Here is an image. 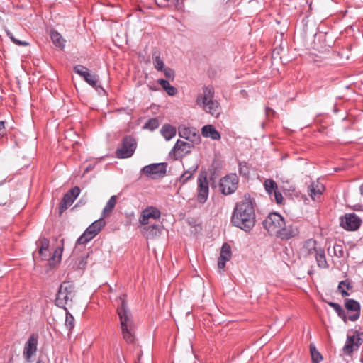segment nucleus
I'll list each match as a JSON object with an SVG mask.
<instances>
[{
    "label": "nucleus",
    "instance_id": "1",
    "mask_svg": "<svg viewBox=\"0 0 363 363\" xmlns=\"http://www.w3.org/2000/svg\"><path fill=\"white\" fill-rule=\"evenodd\" d=\"M231 223L245 232H250L253 228L255 224V211L250 196L245 195L244 199L236 203Z\"/></svg>",
    "mask_w": 363,
    "mask_h": 363
},
{
    "label": "nucleus",
    "instance_id": "2",
    "mask_svg": "<svg viewBox=\"0 0 363 363\" xmlns=\"http://www.w3.org/2000/svg\"><path fill=\"white\" fill-rule=\"evenodd\" d=\"M117 302V313L121 322L123 337L128 343H132L134 341V323L131 311L125 298L119 297Z\"/></svg>",
    "mask_w": 363,
    "mask_h": 363
},
{
    "label": "nucleus",
    "instance_id": "3",
    "mask_svg": "<svg viewBox=\"0 0 363 363\" xmlns=\"http://www.w3.org/2000/svg\"><path fill=\"white\" fill-rule=\"evenodd\" d=\"M214 88L212 86H206L197 96L196 103L206 113L218 117L220 113V106L219 102L214 99Z\"/></svg>",
    "mask_w": 363,
    "mask_h": 363
},
{
    "label": "nucleus",
    "instance_id": "4",
    "mask_svg": "<svg viewBox=\"0 0 363 363\" xmlns=\"http://www.w3.org/2000/svg\"><path fill=\"white\" fill-rule=\"evenodd\" d=\"M284 218L279 213L273 212L267 216L263 220L262 224L264 228L271 235H276L281 228L284 226Z\"/></svg>",
    "mask_w": 363,
    "mask_h": 363
},
{
    "label": "nucleus",
    "instance_id": "5",
    "mask_svg": "<svg viewBox=\"0 0 363 363\" xmlns=\"http://www.w3.org/2000/svg\"><path fill=\"white\" fill-rule=\"evenodd\" d=\"M209 195V183L206 172H201L197 178L196 200L200 204H203L208 200Z\"/></svg>",
    "mask_w": 363,
    "mask_h": 363
},
{
    "label": "nucleus",
    "instance_id": "6",
    "mask_svg": "<svg viewBox=\"0 0 363 363\" xmlns=\"http://www.w3.org/2000/svg\"><path fill=\"white\" fill-rule=\"evenodd\" d=\"M316 242L313 240H308L305 242L303 249L306 251V255H314L318 266L323 269L328 267L325 259V250L322 248L315 247Z\"/></svg>",
    "mask_w": 363,
    "mask_h": 363
},
{
    "label": "nucleus",
    "instance_id": "7",
    "mask_svg": "<svg viewBox=\"0 0 363 363\" xmlns=\"http://www.w3.org/2000/svg\"><path fill=\"white\" fill-rule=\"evenodd\" d=\"M137 147V142L131 135L125 136L122 141L121 147L116 151V155L118 158L130 157L135 152Z\"/></svg>",
    "mask_w": 363,
    "mask_h": 363
},
{
    "label": "nucleus",
    "instance_id": "8",
    "mask_svg": "<svg viewBox=\"0 0 363 363\" xmlns=\"http://www.w3.org/2000/svg\"><path fill=\"white\" fill-rule=\"evenodd\" d=\"M106 222L103 218L93 222L77 239V244H86L92 240L105 225Z\"/></svg>",
    "mask_w": 363,
    "mask_h": 363
},
{
    "label": "nucleus",
    "instance_id": "9",
    "mask_svg": "<svg viewBox=\"0 0 363 363\" xmlns=\"http://www.w3.org/2000/svg\"><path fill=\"white\" fill-rule=\"evenodd\" d=\"M238 177L236 174H229L223 177L219 184L220 192L224 195L234 193L238 186Z\"/></svg>",
    "mask_w": 363,
    "mask_h": 363
},
{
    "label": "nucleus",
    "instance_id": "10",
    "mask_svg": "<svg viewBox=\"0 0 363 363\" xmlns=\"http://www.w3.org/2000/svg\"><path fill=\"white\" fill-rule=\"evenodd\" d=\"M167 171V163H155L145 166L141 172L152 179L163 177Z\"/></svg>",
    "mask_w": 363,
    "mask_h": 363
},
{
    "label": "nucleus",
    "instance_id": "11",
    "mask_svg": "<svg viewBox=\"0 0 363 363\" xmlns=\"http://www.w3.org/2000/svg\"><path fill=\"white\" fill-rule=\"evenodd\" d=\"M80 194V189L78 186H74L68 191L63 196L61 202L59 204V213L62 214L65 210L68 208L79 196Z\"/></svg>",
    "mask_w": 363,
    "mask_h": 363
},
{
    "label": "nucleus",
    "instance_id": "12",
    "mask_svg": "<svg viewBox=\"0 0 363 363\" xmlns=\"http://www.w3.org/2000/svg\"><path fill=\"white\" fill-rule=\"evenodd\" d=\"M192 147L193 145L191 143L178 140L174 145L171 153H173L174 159L177 160L191 152Z\"/></svg>",
    "mask_w": 363,
    "mask_h": 363
},
{
    "label": "nucleus",
    "instance_id": "13",
    "mask_svg": "<svg viewBox=\"0 0 363 363\" xmlns=\"http://www.w3.org/2000/svg\"><path fill=\"white\" fill-rule=\"evenodd\" d=\"M38 335L37 334H32L24 346L23 356L28 362L33 356L37 351Z\"/></svg>",
    "mask_w": 363,
    "mask_h": 363
},
{
    "label": "nucleus",
    "instance_id": "14",
    "mask_svg": "<svg viewBox=\"0 0 363 363\" xmlns=\"http://www.w3.org/2000/svg\"><path fill=\"white\" fill-rule=\"evenodd\" d=\"M161 213L156 207L149 206L145 208L139 218V222L141 225H145L149 223L150 218L157 219L160 218Z\"/></svg>",
    "mask_w": 363,
    "mask_h": 363
},
{
    "label": "nucleus",
    "instance_id": "15",
    "mask_svg": "<svg viewBox=\"0 0 363 363\" xmlns=\"http://www.w3.org/2000/svg\"><path fill=\"white\" fill-rule=\"evenodd\" d=\"M298 233L299 231L296 226L291 224L286 225L285 222L276 236L281 240H289L298 235Z\"/></svg>",
    "mask_w": 363,
    "mask_h": 363
},
{
    "label": "nucleus",
    "instance_id": "16",
    "mask_svg": "<svg viewBox=\"0 0 363 363\" xmlns=\"http://www.w3.org/2000/svg\"><path fill=\"white\" fill-rule=\"evenodd\" d=\"M361 225L360 218L354 213L347 214L341 221V225L346 230H355Z\"/></svg>",
    "mask_w": 363,
    "mask_h": 363
},
{
    "label": "nucleus",
    "instance_id": "17",
    "mask_svg": "<svg viewBox=\"0 0 363 363\" xmlns=\"http://www.w3.org/2000/svg\"><path fill=\"white\" fill-rule=\"evenodd\" d=\"M345 308L348 312H352L348 315L347 318L351 321H356L360 316V304L354 299H347L345 303Z\"/></svg>",
    "mask_w": 363,
    "mask_h": 363
},
{
    "label": "nucleus",
    "instance_id": "18",
    "mask_svg": "<svg viewBox=\"0 0 363 363\" xmlns=\"http://www.w3.org/2000/svg\"><path fill=\"white\" fill-rule=\"evenodd\" d=\"M38 243L40 245L38 250V258L40 260H48L50 259V252L49 250L50 241L45 238H40Z\"/></svg>",
    "mask_w": 363,
    "mask_h": 363
},
{
    "label": "nucleus",
    "instance_id": "19",
    "mask_svg": "<svg viewBox=\"0 0 363 363\" xmlns=\"http://www.w3.org/2000/svg\"><path fill=\"white\" fill-rule=\"evenodd\" d=\"M231 257L230 246L228 243H224L221 247L220 256L218 259V267L220 269H224L226 262Z\"/></svg>",
    "mask_w": 363,
    "mask_h": 363
},
{
    "label": "nucleus",
    "instance_id": "20",
    "mask_svg": "<svg viewBox=\"0 0 363 363\" xmlns=\"http://www.w3.org/2000/svg\"><path fill=\"white\" fill-rule=\"evenodd\" d=\"M308 189L309 196L313 201H315L322 195L325 187L321 183L318 182H313L308 186Z\"/></svg>",
    "mask_w": 363,
    "mask_h": 363
},
{
    "label": "nucleus",
    "instance_id": "21",
    "mask_svg": "<svg viewBox=\"0 0 363 363\" xmlns=\"http://www.w3.org/2000/svg\"><path fill=\"white\" fill-rule=\"evenodd\" d=\"M201 134L204 138H209L214 140L220 139V133L215 128L213 125H206L201 128Z\"/></svg>",
    "mask_w": 363,
    "mask_h": 363
},
{
    "label": "nucleus",
    "instance_id": "22",
    "mask_svg": "<svg viewBox=\"0 0 363 363\" xmlns=\"http://www.w3.org/2000/svg\"><path fill=\"white\" fill-rule=\"evenodd\" d=\"M360 339L354 335L348 337L344 346V352L347 354L352 353L354 350H357L359 347Z\"/></svg>",
    "mask_w": 363,
    "mask_h": 363
},
{
    "label": "nucleus",
    "instance_id": "23",
    "mask_svg": "<svg viewBox=\"0 0 363 363\" xmlns=\"http://www.w3.org/2000/svg\"><path fill=\"white\" fill-rule=\"evenodd\" d=\"M160 133L167 140H169L176 135L177 130L173 125L167 123L162 125Z\"/></svg>",
    "mask_w": 363,
    "mask_h": 363
},
{
    "label": "nucleus",
    "instance_id": "24",
    "mask_svg": "<svg viewBox=\"0 0 363 363\" xmlns=\"http://www.w3.org/2000/svg\"><path fill=\"white\" fill-rule=\"evenodd\" d=\"M353 283L349 279L341 281L337 286V291L342 295H349V292L352 293Z\"/></svg>",
    "mask_w": 363,
    "mask_h": 363
},
{
    "label": "nucleus",
    "instance_id": "25",
    "mask_svg": "<svg viewBox=\"0 0 363 363\" xmlns=\"http://www.w3.org/2000/svg\"><path fill=\"white\" fill-rule=\"evenodd\" d=\"M160 228L157 225L146 226L143 228V233L147 239H152L160 234Z\"/></svg>",
    "mask_w": 363,
    "mask_h": 363
},
{
    "label": "nucleus",
    "instance_id": "26",
    "mask_svg": "<svg viewBox=\"0 0 363 363\" xmlns=\"http://www.w3.org/2000/svg\"><path fill=\"white\" fill-rule=\"evenodd\" d=\"M74 291V286L72 281H64L60 284L57 295H69Z\"/></svg>",
    "mask_w": 363,
    "mask_h": 363
},
{
    "label": "nucleus",
    "instance_id": "27",
    "mask_svg": "<svg viewBox=\"0 0 363 363\" xmlns=\"http://www.w3.org/2000/svg\"><path fill=\"white\" fill-rule=\"evenodd\" d=\"M197 169L198 165L190 167L180 176L179 179V182L181 183L182 185L186 184L192 178L194 174L197 171Z\"/></svg>",
    "mask_w": 363,
    "mask_h": 363
},
{
    "label": "nucleus",
    "instance_id": "28",
    "mask_svg": "<svg viewBox=\"0 0 363 363\" xmlns=\"http://www.w3.org/2000/svg\"><path fill=\"white\" fill-rule=\"evenodd\" d=\"M50 38L53 43V44L60 48L63 49L65 47V40L62 38V36L55 30L51 31L50 33Z\"/></svg>",
    "mask_w": 363,
    "mask_h": 363
},
{
    "label": "nucleus",
    "instance_id": "29",
    "mask_svg": "<svg viewBox=\"0 0 363 363\" xmlns=\"http://www.w3.org/2000/svg\"><path fill=\"white\" fill-rule=\"evenodd\" d=\"M117 202V196H112L108 202L106 203L105 207L103 209L102 215L103 217H106L108 216L114 208Z\"/></svg>",
    "mask_w": 363,
    "mask_h": 363
},
{
    "label": "nucleus",
    "instance_id": "30",
    "mask_svg": "<svg viewBox=\"0 0 363 363\" xmlns=\"http://www.w3.org/2000/svg\"><path fill=\"white\" fill-rule=\"evenodd\" d=\"M157 82L169 96H174L177 94V89L172 86L167 80L160 79Z\"/></svg>",
    "mask_w": 363,
    "mask_h": 363
},
{
    "label": "nucleus",
    "instance_id": "31",
    "mask_svg": "<svg viewBox=\"0 0 363 363\" xmlns=\"http://www.w3.org/2000/svg\"><path fill=\"white\" fill-rule=\"evenodd\" d=\"M152 57L154 67L157 71H162L165 67L163 60L160 58L159 52L157 50L153 51Z\"/></svg>",
    "mask_w": 363,
    "mask_h": 363
},
{
    "label": "nucleus",
    "instance_id": "32",
    "mask_svg": "<svg viewBox=\"0 0 363 363\" xmlns=\"http://www.w3.org/2000/svg\"><path fill=\"white\" fill-rule=\"evenodd\" d=\"M62 254V248L57 247L53 252L50 259H48V264L50 267L55 265V263H58L61 260V257Z\"/></svg>",
    "mask_w": 363,
    "mask_h": 363
},
{
    "label": "nucleus",
    "instance_id": "33",
    "mask_svg": "<svg viewBox=\"0 0 363 363\" xmlns=\"http://www.w3.org/2000/svg\"><path fill=\"white\" fill-rule=\"evenodd\" d=\"M264 189L269 194L272 195L274 191H277L278 189L277 184L276 182L271 179H267L264 181Z\"/></svg>",
    "mask_w": 363,
    "mask_h": 363
},
{
    "label": "nucleus",
    "instance_id": "34",
    "mask_svg": "<svg viewBox=\"0 0 363 363\" xmlns=\"http://www.w3.org/2000/svg\"><path fill=\"white\" fill-rule=\"evenodd\" d=\"M323 301L326 302L329 306H330L337 313L339 317L346 319L345 313L344 309L341 307V306L338 303L331 302V301H327L325 299H323Z\"/></svg>",
    "mask_w": 363,
    "mask_h": 363
},
{
    "label": "nucleus",
    "instance_id": "35",
    "mask_svg": "<svg viewBox=\"0 0 363 363\" xmlns=\"http://www.w3.org/2000/svg\"><path fill=\"white\" fill-rule=\"evenodd\" d=\"M179 135L186 140H190L191 135L195 136L196 134L192 133V130L190 128L183 126L179 128Z\"/></svg>",
    "mask_w": 363,
    "mask_h": 363
},
{
    "label": "nucleus",
    "instance_id": "36",
    "mask_svg": "<svg viewBox=\"0 0 363 363\" xmlns=\"http://www.w3.org/2000/svg\"><path fill=\"white\" fill-rule=\"evenodd\" d=\"M72 301V299L69 300V296H56L55 299V303L57 306L63 308L66 312L67 311L66 305H69V302Z\"/></svg>",
    "mask_w": 363,
    "mask_h": 363
},
{
    "label": "nucleus",
    "instance_id": "37",
    "mask_svg": "<svg viewBox=\"0 0 363 363\" xmlns=\"http://www.w3.org/2000/svg\"><path fill=\"white\" fill-rule=\"evenodd\" d=\"M73 69L75 73L83 77L84 80L89 77V73L90 72L86 67L81 65H75Z\"/></svg>",
    "mask_w": 363,
    "mask_h": 363
},
{
    "label": "nucleus",
    "instance_id": "38",
    "mask_svg": "<svg viewBox=\"0 0 363 363\" xmlns=\"http://www.w3.org/2000/svg\"><path fill=\"white\" fill-rule=\"evenodd\" d=\"M159 121L156 118L149 119L144 125V128L148 129L151 131L155 130L159 127Z\"/></svg>",
    "mask_w": 363,
    "mask_h": 363
},
{
    "label": "nucleus",
    "instance_id": "39",
    "mask_svg": "<svg viewBox=\"0 0 363 363\" xmlns=\"http://www.w3.org/2000/svg\"><path fill=\"white\" fill-rule=\"evenodd\" d=\"M65 326L69 330L74 327V318L68 311L66 312Z\"/></svg>",
    "mask_w": 363,
    "mask_h": 363
},
{
    "label": "nucleus",
    "instance_id": "40",
    "mask_svg": "<svg viewBox=\"0 0 363 363\" xmlns=\"http://www.w3.org/2000/svg\"><path fill=\"white\" fill-rule=\"evenodd\" d=\"M85 81L91 86L96 87L99 82V77L95 74L89 72V77L85 79Z\"/></svg>",
    "mask_w": 363,
    "mask_h": 363
},
{
    "label": "nucleus",
    "instance_id": "41",
    "mask_svg": "<svg viewBox=\"0 0 363 363\" xmlns=\"http://www.w3.org/2000/svg\"><path fill=\"white\" fill-rule=\"evenodd\" d=\"M311 354L313 363H319L322 359V356L315 347L311 345Z\"/></svg>",
    "mask_w": 363,
    "mask_h": 363
},
{
    "label": "nucleus",
    "instance_id": "42",
    "mask_svg": "<svg viewBox=\"0 0 363 363\" xmlns=\"http://www.w3.org/2000/svg\"><path fill=\"white\" fill-rule=\"evenodd\" d=\"M333 252L336 257L339 258L343 257L345 253L343 245L341 244H335L333 246Z\"/></svg>",
    "mask_w": 363,
    "mask_h": 363
},
{
    "label": "nucleus",
    "instance_id": "43",
    "mask_svg": "<svg viewBox=\"0 0 363 363\" xmlns=\"http://www.w3.org/2000/svg\"><path fill=\"white\" fill-rule=\"evenodd\" d=\"M238 170H239L240 174L243 175L245 177L247 176L250 173L247 163L245 162H241L239 163V169Z\"/></svg>",
    "mask_w": 363,
    "mask_h": 363
},
{
    "label": "nucleus",
    "instance_id": "44",
    "mask_svg": "<svg viewBox=\"0 0 363 363\" xmlns=\"http://www.w3.org/2000/svg\"><path fill=\"white\" fill-rule=\"evenodd\" d=\"M7 33V35L8 36H9L10 39L13 42L15 43L16 45H23V46H26L28 45V43L26 42V41H21L19 40H17L16 39L13 34L10 32V31H6Z\"/></svg>",
    "mask_w": 363,
    "mask_h": 363
},
{
    "label": "nucleus",
    "instance_id": "45",
    "mask_svg": "<svg viewBox=\"0 0 363 363\" xmlns=\"http://www.w3.org/2000/svg\"><path fill=\"white\" fill-rule=\"evenodd\" d=\"M162 72H164V76L167 78V79H174V72L172 69L169 68V67H164Z\"/></svg>",
    "mask_w": 363,
    "mask_h": 363
},
{
    "label": "nucleus",
    "instance_id": "46",
    "mask_svg": "<svg viewBox=\"0 0 363 363\" xmlns=\"http://www.w3.org/2000/svg\"><path fill=\"white\" fill-rule=\"evenodd\" d=\"M274 200L276 201V203L277 204H281L282 202H283V196L281 194V192H279V191H274Z\"/></svg>",
    "mask_w": 363,
    "mask_h": 363
},
{
    "label": "nucleus",
    "instance_id": "47",
    "mask_svg": "<svg viewBox=\"0 0 363 363\" xmlns=\"http://www.w3.org/2000/svg\"><path fill=\"white\" fill-rule=\"evenodd\" d=\"M6 135V130L5 128V122L4 121H0V139Z\"/></svg>",
    "mask_w": 363,
    "mask_h": 363
},
{
    "label": "nucleus",
    "instance_id": "48",
    "mask_svg": "<svg viewBox=\"0 0 363 363\" xmlns=\"http://www.w3.org/2000/svg\"><path fill=\"white\" fill-rule=\"evenodd\" d=\"M86 258H87V257H82V260H81V262H79V264L80 267H81V266H82V267L85 266V264H86L85 259Z\"/></svg>",
    "mask_w": 363,
    "mask_h": 363
},
{
    "label": "nucleus",
    "instance_id": "49",
    "mask_svg": "<svg viewBox=\"0 0 363 363\" xmlns=\"http://www.w3.org/2000/svg\"><path fill=\"white\" fill-rule=\"evenodd\" d=\"M269 111L274 112V111L270 108H266V113L268 114Z\"/></svg>",
    "mask_w": 363,
    "mask_h": 363
},
{
    "label": "nucleus",
    "instance_id": "50",
    "mask_svg": "<svg viewBox=\"0 0 363 363\" xmlns=\"http://www.w3.org/2000/svg\"><path fill=\"white\" fill-rule=\"evenodd\" d=\"M361 194H363V184L360 186Z\"/></svg>",
    "mask_w": 363,
    "mask_h": 363
},
{
    "label": "nucleus",
    "instance_id": "51",
    "mask_svg": "<svg viewBox=\"0 0 363 363\" xmlns=\"http://www.w3.org/2000/svg\"><path fill=\"white\" fill-rule=\"evenodd\" d=\"M37 363H45L44 362H42L41 360H38Z\"/></svg>",
    "mask_w": 363,
    "mask_h": 363
}]
</instances>
